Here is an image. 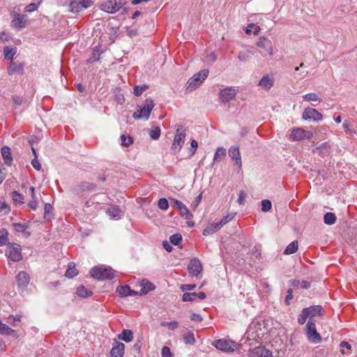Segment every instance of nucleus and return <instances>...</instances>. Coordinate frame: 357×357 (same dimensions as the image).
Instances as JSON below:
<instances>
[{
  "mask_svg": "<svg viewBox=\"0 0 357 357\" xmlns=\"http://www.w3.org/2000/svg\"><path fill=\"white\" fill-rule=\"evenodd\" d=\"M100 8L107 13H116L118 11L117 1L116 0H107L100 4Z\"/></svg>",
  "mask_w": 357,
  "mask_h": 357,
  "instance_id": "nucleus-15",
  "label": "nucleus"
},
{
  "mask_svg": "<svg viewBox=\"0 0 357 357\" xmlns=\"http://www.w3.org/2000/svg\"><path fill=\"white\" fill-rule=\"evenodd\" d=\"M226 155V149L223 147H218L214 154L213 162H218Z\"/></svg>",
  "mask_w": 357,
  "mask_h": 357,
  "instance_id": "nucleus-36",
  "label": "nucleus"
},
{
  "mask_svg": "<svg viewBox=\"0 0 357 357\" xmlns=\"http://www.w3.org/2000/svg\"><path fill=\"white\" fill-rule=\"evenodd\" d=\"M101 208L100 204L93 202L92 200L87 201L84 204V211L89 214H92L94 211L93 209L98 211Z\"/></svg>",
  "mask_w": 357,
  "mask_h": 357,
  "instance_id": "nucleus-26",
  "label": "nucleus"
},
{
  "mask_svg": "<svg viewBox=\"0 0 357 357\" xmlns=\"http://www.w3.org/2000/svg\"><path fill=\"white\" fill-rule=\"evenodd\" d=\"M15 232L24 233L29 228L28 225L21 223H13L12 225Z\"/></svg>",
  "mask_w": 357,
  "mask_h": 357,
  "instance_id": "nucleus-39",
  "label": "nucleus"
},
{
  "mask_svg": "<svg viewBox=\"0 0 357 357\" xmlns=\"http://www.w3.org/2000/svg\"><path fill=\"white\" fill-rule=\"evenodd\" d=\"M26 15L14 13L11 21V26L14 28L20 29L26 26Z\"/></svg>",
  "mask_w": 357,
  "mask_h": 357,
  "instance_id": "nucleus-12",
  "label": "nucleus"
},
{
  "mask_svg": "<svg viewBox=\"0 0 357 357\" xmlns=\"http://www.w3.org/2000/svg\"><path fill=\"white\" fill-rule=\"evenodd\" d=\"M79 186L82 190H93L96 188L95 184L87 182L82 183Z\"/></svg>",
  "mask_w": 357,
  "mask_h": 357,
  "instance_id": "nucleus-55",
  "label": "nucleus"
},
{
  "mask_svg": "<svg viewBox=\"0 0 357 357\" xmlns=\"http://www.w3.org/2000/svg\"><path fill=\"white\" fill-rule=\"evenodd\" d=\"M12 199L13 200V202L15 204H22L24 197L20 193L17 192V191H13L12 192Z\"/></svg>",
  "mask_w": 357,
  "mask_h": 357,
  "instance_id": "nucleus-44",
  "label": "nucleus"
},
{
  "mask_svg": "<svg viewBox=\"0 0 357 357\" xmlns=\"http://www.w3.org/2000/svg\"><path fill=\"white\" fill-rule=\"evenodd\" d=\"M307 312L309 314V319H312L314 317H321L324 315V310L321 305H313L309 307L305 308Z\"/></svg>",
  "mask_w": 357,
  "mask_h": 357,
  "instance_id": "nucleus-22",
  "label": "nucleus"
},
{
  "mask_svg": "<svg viewBox=\"0 0 357 357\" xmlns=\"http://www.w3.org/2000/svg\"><path fill=\"white\" fill-rule=\"evenodd\" d=\"M292 286L297 288L307 289L310 287V282L307 280H291L289 281Z\"/></svg>",
  "mask_w": 357,
  "mask_h": 357,
  "instance_id": "nucleus-28",
  "label": "nucleus"
},
{
  "mask_svg": "<svg viewBox=\"0 0 357 357\" xmlns=\"http://www.w3.org/2000/svg\"><path fill=\"white\" fill-rule=\"evenodd\" d=\"M92 4V0H72L69 3L70 11L77 13L83 9L91 7Z\"/></svg>",
  "mask_w": 357,
  "mask_h": 357,
  "instance_id": "nucleus-9",
  "label": "nucleus"
},
{
  "mask_svg": "<svg viewBox=\"0 0 357 357\" xmlns=\"http://www.w3.org/2000/svg\"><path fill=\"white\" fill-rule=\"evenodd\" d=\"M121 212V211L118 206H112L107 210V214L114 219L120 218Z\"/></svg>",
  "mask_w": 357,
  "mask_h": 357,
  "instance_id": "nucleus-32",
  "label": "nucleus"
},
{
  "mask_svg": "<svg viewBox=\"0 0 357 357\" xmlns=\"http://www.w3.org/2000/svg\"><path fill=\"white\" fill-rule=\"evenodd\" d=\"M116 292L121 297H126L130 294V288L128 285L119 286L116 287Z\"/></svg>",
  "mask_w": 357,
  "mask_h": 357,
  "instance_id": "nucleus-34",
  "label": "nucleus"
},
{
  "mask_svg": "<svg viewBox=\"0 0 357 357\" xmlns=\"http://www.w3.org/2000/svg\"><path fill=\"white\" fill-rule=\"evenodd\" d=\"M31 165L35 169L38 171L41 169V165L38 160V155H36V157L31 160Z\"/></svg>",
  "mask_w": 357,
  "mask_h": 357,
  "instance_id": "nucleus-62",
  "label": "nucleus"
},
{
  "mask_svg": "<svg viewBox=\"0 0 357 357\" xmlns=\"http://www.w3.org/2000/svg\"><path fill=\"white\" fill-rule=\"evenodd\" d=\"M187 268H202V264L199 259L193 258L190 260Z\"/></svg>",
  "mask_w": 357,
  "mask_h": 357,
  "instance_id": "nucleus-49",
  "label": "nucleus"
},
{
  "mask_svg": "<svg viewBox=\"0 0 357 357\" xmlns=\"http://www.w3.org/2000/svg\"><path fill=\"white\" fill-rule=\"evenodd\" d=\"M261 326H264V323L252 322L249 326L248 333H255L254 338L260 337V336L264 334L265 331H262Z\"/></svg>",
  "mask_w": 357,
  "mask_h": 357,
  "instance_id": "nucleus-19",
  "label": "nucleus"
},
{
  "mask_svg": "<svg viewBox=\"0 0 357 357\" xmlns=\"http://www.w3.org/2000/svg\"><path fill=\"white\" fill-rule=\"evenodd\" d=\"M149 136L154 140L158 139L160 136V128L158 126L151 128L149 130Z\"/></svg>",
  "mask_w": 357,
  "mask_h": 357,
  "instance_id": "nucleus-41",
  "label": "nucleus"
},
{
  "mask_svg": "<svg viewBox=\"0 0 357 357\" xmlns=\"http://www.w3.org/2000/svg\"><path fill=\"white\" fill-rule=\"evenodd\" d=\"M172 202L174 203V206L179 210L181 215L186 220H190L192 218V214L189 209L183 204L181 201L172 199Z\"/></svg>",
  "mask_w": 357,
  "mask_h": 357,
  "instance_id": "nucleus-13",
  "label": "nucleus"
},
{
  "mask_svg": "<svg viewBox=\"0 0 357 357\" xmlns=\"http://www.w3.org/2000/svg\"><path fill=\"white\" fill-rule=\"evenodd\" d=\"M223 226L220 221L209 224L203 231V235L207 236L220 230Z\"/></svg>",
  "mask_w": 357,
  "mask_h": 357,
  "instance_id": "nucleus-25",
  "label": "nucleus"
},
{
  "mask_svg": "<svg viewBox=\"0 0 357 357\" xmlns=\"http://www.w3.org/2000/svg\"><path fill=\"white\" fill-rule=\"evenodd\" d=\"M14 332V330H13L10 327H9L8 325L1 323L0 321V333L3 335H10L12 333Z\"/></svg>",
  "mask_w": 357,
  "mask_h": 357,
  "instance_id": "nucleus-42",
  "label": "nucleus"
},
{
  "mask_svg": "<svg viewBox=\"0 0 357 357\" xmlns=\"http://www.w3.org/2000/svg\"><path fill=\"white\" fill-rule=\"evenodd\" d=\"M148 89V86L144 84V85H142V86H139V85H137L135 86L134 88V91H133V93L136 96H139L142 94V93L144 91H145L146 89Z\"/></svg>",
  "mask_w": 357,
  "mask_h": 357,
  "instance_id": "nucleus-48",
  "label": "nucleus"
},
{
  "mask_svg": "<svg viewBox=\"0 0 357 357\" xmlns=\"http://www.w3.org/2000/svg\"><path fill=\"white\" fill-rule=\"evenodd\" d=\"M162 357H172V352L168 347H163L161 351Z\"/></svg>",
  "mask_w": 357,
  "mask_h": 357,
  "instance_id": "nucleus-63",
  "label": "nucleus"
},
{
  "mask_svg": "<svg viewBox=\"0 0 357 357\" xmlns=\"http://www.w3.org/2000/svg\"><path fill=\"white\" fill-rule=\"evenodd\" d=\"M303 119L304 120H313L319 122L322 120V114L316 109L307 107L305 108L303 113Z\"/></svg>",
  "mask_w": 357,
  "mask_h": 357,
  "instance_id": "nucleus-11",
  "label": "nucleus"
},
{
  "mask_svg": "<svg viewBox=\"0 0 357 357\" xmlns=\"http://www.w3.org/2000/svg\"><path fill=\"white\" fill-rule=\"evenodd\" d=\"M16 52V47L6 46L3 47V56L7 60L12 61Z\"/></svg>",
  "mask_w": 357,
  "mask_h": 357,
  "instance_id": "nucleus-29",
  "label": "nucleus"
},
{
  "mask_svg": "<svg viewBox=\"0 0 357 357\" xmlns=\"http://www.w3.org/2000/svg\"><path fill=\"white\" fill-rule=\"evenodd\" d=\"M186 128L181 126H177L176 129V134L171 146V151L173 153L179 152L183 147L185 137H186Z\"/></svg>",
  "mask_w": 357,
  "mask_h": 357,
  "instance_id": "nucleus-1",
  "label": "nucleus"
},
{
  "mask_svg": "<svg viewBox=\"0 0 357 357\" xmlns=\"http://www.w3.org/2000/svg\"><path fill=\"white\" fill-rule=\"evenodd\" d=\"M118 337L126 342H130L133 339V333L130 330L123 329L122 333L118 335Z\"/></svg>",
  "mask_w": 357,
  "mask_h": 357,
  "instance_id": "nucleus-31",
  "label": "nucleus"
},
{
  "mask_svg": "<svg viewBox=\"0 0 357 357\" xmlns=\"http://www.w3.org/2000/svg\"><path fill=\"white\" fill-rule=\"evenodd\" d=\"M18 287L24 289L27 287L30 281L29 274L24 271H20L16 276Z\"/></svg>",
  "mask_w": 357,
  "mask_h": 357,
  "instance_id": "nucleus-18",
  "label": "nucleus"
},
{
  "mask_svg": "<svg viewBox=\"0 0 357 357\" xmlns=\"http://www.w3.org/2000/svg\"><path fill=\"white\" fill-rule=\"evenodd\" d=\"M1 155L5 164L10 166L12 163L13 158L11 156L10 149L8 146H4L1 148Z\"/></svg>",
  "mask_w": 357,
  "mask_h": 357,
  "instance_id": "nucleus-27",
  "label": "nucleus"
},
{
  "mask_svg": "<svg viewBox=\"0 0 357 357\" xmlns=\"http://www.w3.org/2000/svg\"><path fill=\"white\" fill-rule=\"evenodd\" d=\"M197 297V293H184L182 296V301L183 302L194 301Z\"/></svg>",
  "mask_w": 357,
  "mask_h": 357,
  "instance_id": "nucleus-46",
  "label": "nucleus"
},
{
  "mask_svg": "<svg viewBox=\"0 0 357 357\" xmlns=\"http://www.w3.org/2000/svg\"><path fill=\"white\" fill-rule=\"evenodd\" d=\"M113 269H91L90 275L97 280H112L115 278Z\"/></svg>",
  "mask_w": 357,
  "mask_h": 357,
  "instance_id": "nucleus-6",
  "label": "nucleus"
},
{
  "mask_svg": "<svg viewBox=\"0 0 357 357\" xmlns=\"http://www.w3.org/2000/svg\"><path fill=\"white\" fill-rule=\"evenodd\" d=\"M76 293L79 297L84 298L90 297L93 294L92 291L86 289L84 285H79L77 288Z\"/></svg>",
  "mask_w": 357,
  "mask_h": 357,
  "instance_id": "nucleus-30",
  "label": "nucleus"
},
{
  "mask_svg": "<svg viewBox=\"0 0 357 357\" xmlns=\"http://www.w3.org/2000/svg\"><path fill=\"white\" fill-rule=\"evenodd\" d=\"M183 341L186 344H194L195 343V335L192 332H188L183 335Z\"/></svg>",
  "mask_w": 357,
  "mask_h": 357,
  "instance_id": "nucleus-38",
  "label": "nucleus"
},
{
  "mask_svg": "<svg viewBox=\"0 0 357 357\" xmlns=\"http://www.w3.org/2000/svg\"><path fill=\"white\" fill-rule=\"evenodd\" d=\"M304 100L306 101H319L321 102L318 95L315 93H309L303 96Z\"/></svg>",
  "mask_w": 357,
  "mask_h": 357,
  "instance_id": "nucleus-43",
  "label": "nucleus"
},
{
  "mask_svg": "<svg viewBox=\"0 0 357 357\" xmlns=\"http://www.w3.org/2000/svg\"><path fill=\"white\" fill-rule=\"evenodd\" d=\"M11 38L10 34L7 31H0V42L6 43Z\"/></svg>",
  "mask_w": 357,
  "mask_h": 357,
  "instance_id": "nucleus-56",
  "label": "nucleus"
},
{
  "mask_svg": "<svg viewBox=\"0 0 357 357\" xmlns=\"http://www.w3.org/2000/svg\"><path fill=\"white\" fill-rule=\"evenodd\" d=\"M238 59L241 61L246 62L250 59V52L249 51L241 52L238 55Z\"/></svg>",
  "mask_w": 357,
  "mask_h": 357,
  "instance_id": "nucleus-52",
  "label": "nucleus"
},
{
  "mask_svg": "<svg viewBox=\"0 0 357 357\" xmlns=\"http://www.w3.org/2000/svg\"><path fill=\"white\" fill-rule=\"evenodd\" d=\"M154 106L153 100L151 98H146L142 106L139 107V109L133 114L132 117L136 120H148Z\"/></svg>",
  "mask_w": 357,
  "mask_h": 357,
  "instance_id": "nucleus-2",
  "label": "nucleus"
},
{
  "mask_svg": "<svg viewBox=\"0 0 357 357\" xmlns=\"http://www.w3.org/2000/svg\"><path fill=\"white\" fill-rule=\"evenodd\" d=\"M257 47L264 49L267 53L272 56L273 54L271 42L266 38H260L257 43Z\"/></svg>",
  "mask_w": 357,
  "mask_h": 357,
  "instance_id": "nucleus-20",
  "label": "nucleus"
},
{
  "mask_svg": "<svg viewBox=\"0 0 357 357\" xmlns=\"http://www.w3.org/2000/svg\"><path fill=\"white\" fill-rule=\"evenodd\" d=\"M272 204L268 199H264L261 202V211L263 212L269 211L271 209Z\"/></svg>",
  "mask_w": 357,
  "mask_h": 357,
  "instance_id": "nucleus-51",
  "label": "nucleus"
},
{
  "mask_svg": "<svg viewBox=\"0 0 357 357\" xmlns=\"http://www.w3.org/2000/svg\"><path fill=\"white\" fill-rule=\"evenodd\" d=\"M10 211V208L5 202L0 200V213L8 214Z\"/></svg>",
  "mask_w": 357,
  "mask_h": 357,
  "instance_id": "nucleus-58",
  "label": "nucleus"
},
{
  "mask_svg": "<svg viewBox=\"0 0 357 357\" xmlns=\"http://www.w3.org/2000/svg\"><path fill=\"white\" fill-rule=\"evenodd\" d=\"M236 91L231 87H226L220 91L219 99L221 102L227 103L235 98Z\"/></svg>",
  "mask_w": 357,
  "mask_h": 357,
  "instance_id": "nucleus-10",
  "label": "nucleus"
},
{
  "mask_svg": "<svg viewBox=\"0 0 357 357\" xmlns=\"http://www.w3.org/2000/svg\"><path fill=\"white\" fill-rule=\"evenodd\" d=\"M229 155L231 160L235 162V165H236L238 169H241L242 167V160L239 147L238 146H231L229 149Z\"/></svg>",
  "mask_w": 357,
  "mask_h": 357,
  "instance_id": "nucleus-14",
  "label": "nucleus"
},
{
  "mask_svg": "<svg viewBox=\"0 0 357 357\" xmlns=\"http://www.w3.org/2000/svg\"><path fill=\"white\" fill-rule=\"evenodd\" d=\"M140 287L141 289L139 294L141 296L146 295L149 291H153L155 288V285L152 282L146 279H144L140 282Z\"/></svg>",
  "mask_w": 357,
  "mask_h": 357,
  "instance_id": "nucleus-23",
  "label": "nucleus"
},
{
  "mask_svg": "<svg viewBox=\"0 0 357 357\" xmlns=\"http://www.w3.org/2000/svg\"><path fill=\"white\" fill-rule=\"evenodd\" d=\"M236 215V213H228L227 215L224 216L220 221L222 226L227 224L229 222L232 220Z\"/></svg>",
  "mask_w": 357,
  "mask_h": 357,
  "instance_id": "nucleus-50",
  "label": "nucleus"
},
{
  "mask_svg": "<svg viewBox=\"0 0 357 357\" xmlns=\"http://www.w3.org/2000/svg\"><path fill=\"white\" fill-rule=\"evenodd\" d=\"M125 351V344L122 342H118L115 347H113L110 351L111 357H123Z\"/></svg>",
  "mask_w": 357,
  "mask_h": 357,
  "instance_id": "nucleus-24",
  "label": "nucleus"
},
{
  "mask_svg": "<svg viewBox=\"0 0 357 357\" xmlns=\"http://www.w3.org/2000/svg\"><path fill=\"white\" fill-rule=\"evenodd\" d=\"M247 197V194L245 192L241 190L238 193V197L237 199V202L239 205H244L245 202V199Z\"/></svg>",
  "mask_w": 357,
  "mask_h": 357,
  "instance_id": "nucleus-57",
  "label": "nucleus"
},
{
  "mask_svg": "<svg viewBox=\"0 0 357 357\" xmlns=\"http://www.w3.org/2000/svg\"><path fill=\"white\" fill-rule=\"evenodd\" d=\"M306 335L308 340L312 343L317 344L321 342V337L316 329L315 321L312 319H309L307 323Z\"/></svg>",
  "mask_w": 357,
  "mask_h": 357,
  "instance_id": "nucleus-5",
  "label": "nucleus"
},
{
  "mask_svg": "<svg viewBox=\"0 0 357 357\" xmlns=\"http://www.w3.org/2000/svg\"><path fill=\"white\" fill-rule=\"evenodd\" d=\"M121 145L128 147L133 143V139L131 136H126L124 134L121 135Z\"/></svg>",
  "mask_w": 357,
  "mask_h": 357,
  "instance_id": "nucleus-40",
  "label": "nucleus"
},
{
  "mask_svg": "<svg viewBox=\"0 0 357 357\" xmlns=\"http://www.w3.org/2000/svg\"><path fill=\"white\" fill-rule=\"evenodd\" d=\"M79 271L77 269H66L65 276L68 278H73L75 276L77 275Z\"/></svg>",
  "mask_w": 357,
  "mask_h": 357,
  "instance_id": "nucleus-59",
  "label": "nucleus"
},
{
  "mask_svg": "<svg viewBox=\"0 0 357 357\" xmlns=\"http://www.w3.org/2000/svg\"><path fill=\"white\" fill-rule=\"evenodd\" d=\"M24 62H13L12 61L8 67L7 71L9 75L19 74L23 75L24 73Z\"/></svg>",
  "mask_w": 357,
  "mask_h": 357,
  "instance_id": "nucleus-16",
  "label": "nucleus"
},
{
  "mask_svg": "<svg viewBox=\"0 0 357 357\" xmlns=\"http://www.w3.org/2000/svg\"><path fill=\"white\" fill-rule=\"evenodd\" d=\"M298 243L297 241H294L289 243L284 251V255H290L295 253L298 250Z\"/></svg>",
  "mask_w": 357,
  "mask_h": 357,
  "instance_id": "nucleus-35",
  "label": "nucleus"
},
{
  "mask_svg": "<svg viewBox=\"0 0 357 357\" xmlns=\"http://www.w3.org/2000/svg\"><path fill=\"white\" fill-rule=\"evenodd\" d=\"M10 243L8 240V231L6 229H0V246L8 245Z\"/></svg>",
  "mask_w": 357,
  "mask_h": 357,
  "instance_id": "nucleus-33",
  "label": "nucleus"
},
{
  "mask_svg": "<svg viewBox=\"0 0 357 357\" xmlns=\"http://www.w3.org/2000/svg\"><path fill=\"white\" fill-rule=\"evenodd\" d=\"M336 216L333 213L328 212L324 215V223L328 225H333L336 222Z\"/></svg>",
  "mask_w": 357,
  "mask_h": 357,
  "instance_id": "nucleus-37",
  "label": "nucleus"
},
{
  "mask_svg": "<svg viewBox=\"0 0 357 357\" xmlns=\"http://www.w3.org/2000/svg\"><path fill=\"white\" fill-rule=\"evenodd\" d=\"M7 246L6 254L10 260L20 261L22 259V248L20 245L10 243Z\"/></svg>",
  "mask_w": 357,
  "mask_h": 357,
  "instance_id": "nucleus-7",
  "label": "nucleus"
},
{
  "mask_svg": "<svg viewBox=\"0 0 357 357\" xmlns=\"http://www.w3.org/2000/svg\"><path fill=\"white\" fill-rule=\"evenodd\" d=\"M274 84V79L268 75H264L258 82V86L268 91Z\"/></svg>",
  "mask_w": 357,
  "mask_h": 357,
  "instance_id": "nucleus-21",
  "label": "nucleus"
},
{
  "mask_svg": "<svg viewBox=\"0 0 357 357\" xmlns=\"http://www.w3.org/2000/svg\"><path fill=\"white\" fill-rule=\"evenodd\" d=\"M12 100H13V103L17 106L21 105L22 103V101H23L22 97H20L18 96H13Z\"/></svg>",
  "mask_w": 357,
  "mask_h": 357,
  "instance_id": "nucleus-64",
  "label": "nucleus"
},
{
  "mask_svg": "<svg viewBox=\"0 0 357 357\" xmlns=\"http://www.w3.org/2000/svg\"><path fill=\"white\" fill-rule=\"evenodd\" d=\"M195 287L196 284H183L181 285L180 289L182 291H185L192 290Z\"/></svg>",
  "mask_w": 357,
  "mask_h": 357,
  "instance_id": "nucleus-60",
  "label": "nucleus"
},
{
  "mask_svg": "<svg viewBox=\"0 0 357 357\" xmlns=\"http://www.w3.org/2000/svg\"><path fill=\"white\" fill-rule=\"evenodd\" d=\"M211 344L218 350L225 353L234 352L238 348V344L231 340L218 339L212 342Z\"/></svg>",
  "mask_w": 357,
  "mask_h": 357,
  "instance_id": "nucleus-4",
  "label": "nucleus"
},
{
  "mask_svg": "<svg viewBox=\"0 0 357 357\" xmlns=\"http://www.w3.org/2000/svg\"><path fill=\"white\" fill-rule=\"evenodd\" d=\"M208 70L204 69L195 73L188 82L186 90L189 92L197 89L207 77Z\"/></svg>",
  "mask_w": 357,
  "mask_h": 357,
  "instance_id": "nucleus-3",
  "label": "nucleus"
},
{
  "mask_svg": "<svg viewBox=\"0 0 357 357\" xmlns=\"http://www.w3.org/2000/svg\"><path fill=\"white\" fill-rule=\"evenodd\" d=\"M312 132L297 128L291 130L289 138L291 141H301L303 139H309L312 137Z\"/></svg>",
  "mask_w": 357,
  "mask_h": 357,
  "instance_id": "nucleus-8",
  "label": "nucleus"
},
{
  "mask_svg": "<svg viewBox=\"0 0 357 357\" xmlns=\"http://www.w3.org/2000/svg\"><path fill=\"white\" fill-rule=\"evenodd\" d=\"M169 240L171 243L177 245L182 241V236L180 234H174L170 236Z\"/></svg>",
  "mask_w": 357,
  "mask_h": 357,
  "instance_id": "nucleus-47",
  "label": "nucleus"
},
{
  "mask_svg": "<svg viewBox=\"0 0 357 357\" xmlns=\"http://www.w3.org/2000/svg\"><path fill=\"white\" fill-rule=\"evenodd\" d=\"M250 357H273L272 353L264 347H257L250 352Z\"/></svg>",
  "mask_w": 357,
  "mask_h": 357,
  "instance_id": "nucleus-17",
  "label": "nucleus"
},
{
  "mask_svg": "<svg viewBox=\"0 0 357 357\" xmlns=\"http://www.w3.org/2000/svg\"><path fill=\"white\" fill-rule=\"evenodd\" d=\"M7 321L8 324L15 326V321H20V316L14 317L13 315H10L7 319Z\"/></svg>",
  "mask_w": 357,
  "mask_h": 357,
  "instance_id": "nucleus-61",
  "label": "nucleus"
},
{
  "mask_svg": "<svg viewBox=\"0 0 357 357\" xmlns=\"http://www.w3.org/2000/svg\"><path fill=\"white\" fill-rule=\"evenodd\" d=\"M160 325L162 326H166V327H168L169 329L170 330H175L178 326V322L176 321H170V322H166V321H163L160 324Z\"/></svg>",
  "mask_w": 357,
  "mask_h": 357,
  "instance_id": "nucleus-53",
  "label": "nucleus"
},
{
  "mask_svg": "<svg viewBox=\"0 0 357 357\" xmlns=\"http://www.w3.org/2000/svg\"><path fill=\"white\" fill-rule=\"evenodd\" d=\"M158 207L162 211H166L169 208V202L165 198H160L158 200Z\"/></svg>",
  "mask_w": 357,
  "mask_h": 357,
  "instance_id": "nucleus-54",
  "label": "nucleus"
},
{
  "mask_svg": "<svg viewBox=\"0 0 357 357\" xmlns=\"http://www.w3.org/2000/svg\"><path fill=\"white\" fill-rule=\"evenodd\" d=\"M309 317V314L305 308L302 310L301 313L298 317V322L299 324L303 325L305 323L307 319Z\"/></svg>",
  "mask_w": 357,
  "mask_h": 357,
  "instance_id": "nucleus-45",
  "label": "nucleus"
}]
</instances>
